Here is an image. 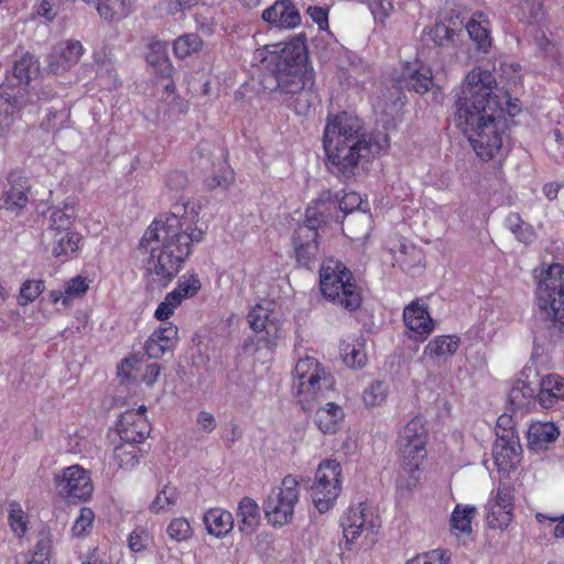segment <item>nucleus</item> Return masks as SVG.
<instances>
[{"instance_id": "1", "label": "nucleus", "mask_w": 564, "mask_h": 564, "mask_svg": "<svg viewBox=\"0 0 564 564\" xmlns=\"http://www.w3.org/2000/svg\"><path fill=\"white\" fill-rule=\"evenodd\" d=\"M455 106L456 126L476 155L501 166L512 148L506 115L517 116L518 100L497 87L491 72L474 67L463 82Z\"/></svg>"}, {"instance_id": "2", "label": "nucleus", "mask_w": 564, "mask_h": 564, "mask_svg": "<svg viewBox=\"0 0 564 564\" xmlns=\"http://www.w3.org/2000/svg\"><path fill=\"white\" fill-rule=\"evenodd\" d=\"M207 229L195 204H184L182 213L158 215L138 243L144 275L153 282L169 284L192 257L194 246L205 240Z\"/></svg>"}, {"instance_id": "3", "label": "nucleus", "mask_w": 564, "mask_h": 564, "mask_svg": "<svg viewBox=\"0 0 564 564\" xmlns=\"http://www.w3.org/2000/svg\"><path fill=\"white\" fill-rule=\"evenodd\" d=\"M388 147L387 134L368 135L361 119L347 111L329 116L324 128L323 148L327 167L345 181L359 175Z\"/></svg>"}, {"instance_id": "4", "label": "nucleus", "mask_w": 564, "mask_h": 564, "mask_svg": "<svg viewBox=\"0 0 564 564\" xmlns=\"http://www.w3.org/2000/svg\"><path fill=\"white\" fill-rule=\"evenodd\" d=\"M269 52L275 55L276 87L281 94L290 95L284 101L297 115L306 116L316 98L313 91L314 69L307 63L304 42L293 40L273 44Z\"/></svg>"}, {"instance_id": "5", "label": "nucleus", "mask_w": 564, "mask_h": 564, "mask_svg": "<svg viewBox=\"0 0 564 564\" xmlns=\"http://www.w3.org/2000/svg\"><path fill=\"white\" fill-rule=\"evenodd\" d=\"M321 292L326 300L348 311L361 304L360 289L351 271L341 262L327 259L319 271Z\"/></svg>"}, {"instance_id": "6", "label": "nucleus", "mask_w": 564, "mask_h": 564, "mask_svg": "<svg viewBox=\"0 0 564 564\" xmlns=\"http://www.w3.org/2000/svg\"><path fill=\"white\" fill-rule=\"evenodd\" d=\"M334 377L314 357L300 358L292 371V390L304 410L334 388Z\"/></svg>"}, {"instance_id": "7", "label": "nucleus", "mask_w": 564, "mask_h": 564, "mask_svg": "<svg viewBox=\"0 0 564 564\" xmlns=\"http://www.w3.org/2000/svg\"><path fill=\"white\" fill-rule=\"evenodd\" d=\"M340 527L348 550H368L377 542L381 519L371 506L360 502L346 510Z\"/></svg>"}, {"instance_id": "8", "label": "nucleus", "mask_w": 564, "mask_h": 564, "mask_svg": "<svg viewBox=\"0 0 564 564\" xmlns=\"http://www.w3.org/2000/svg\"><path fill=\"white\" fill-rule=\"evenodd\" d=\"M539 310L560 329H564V264L549 267L535 292Z\"/></svg>"}, {"instance_id": "9", "label": "nucleus", "mask_w": 564, "mask_h": 564, "mask_svg": "<svg viewBox=\"0 0 564 564\" xmlns=\"http://www.w3.org/2000/svg\"><path fill=\"white\" fill-rule=\"evenodd\" d=\"M300 499V480L293 475L285 476L281 485L271 489L263 502V512L274 528L290 523Z\"/></svg>"}, {"instance_id": "10", "label": "nucleus", "mask_w": 564, "mask_h": 564, "mask_svg": "<svg viewBox=\"0 0 564 564\" xmlns=\"http://www.w3.org/2000/svg\"><path fill=\"white\" fill-rule=\"evenodd\" d=\"M53 485L56 496L67 503L89 501L95 489L90 471L78 464L55 471Z\"/></svg>"}, {"instance_id": "11", "label": "nucleus", "mask_w": 564, "mask_h": 564, "mask_svg": "<svg viewBox=\"0 0 564 564\" xmlns=\"http://www.w3.org/2000/svg\"><path fill=\"white\" fill-rule=\"evenodd\" d=\"M341 490V466L335 459H324L319 463L312 486V499L321 512L330 510Z\"/></svg>"}, {"instance_id": "12", "label": "nucleus", "mask_w": 564, "mask_h": 564, "mask_svg": "<svg viewBox=\"0 0 564 564\" xmlns=\"http://www.w3.org/2000/svg\"><path fill=\"white\" fill-rule=\"evenodd\" d=\"M248 323L268 345L274 344L281 336L283 318L280 307L273 301L263 300L254 305L248 314Z\"/></svg>"}, {"instance_id": "13", "label": "nucleus", "mask_w": 564, "mask_h": 564, "mask_svg": "<svg viewBox=\"0 0 564 564\" xmlns=\"http://www.w3.org/2000/svg\"><path fill=\"white\" fill-rule=\"evenodd\" d=\"M31 102L26 87L0 86V137H7Z\"/></svg>"}, {"instance_id": "14", "label": "nucleus", "mask_w": 564, "mask_h": 564, "mask_svg": "<svg viewBox=\"0 0 564 564\" xmlns=\"http://www.w3.org/2000/svg\"><path fill=\"white\" fill-rule=\"evenodd\" d=\"M90 283L87 276L78 274L66 280L61 289L48 291L43 301L53 305L57 313H67L87 294Z\"/></svg>"}, {"instance_id": "15", "label": "nucleus", "mask_w": 564, "mask_h": 564, "mask_svg": "<svg viewBox=\"0 0 564 564\" xmlns=\"http://www.w3.org/2000/svg\"><path fill=\"white\" fill-rule=\"evenodd\" d=\"M487 523L491 529L505 530L513 519V495L510 488L499 486L486 505Z\"/></svg>"}, {"instance_id": "16", "label": "nucleus", "mask_w": 564, "mask_h": 564, "mask_svg": "<svg viewBox=\"0 0 564 564\" xmlns=\"http://www.w3.org/2000/svg\"><path fill=\"white\" fill-rule=\"evenodd\" d=\"M29 191L30 184L24 172L18 169L10 171L0 196V209L12 213L22 210L29 202Z\"/></svg>"}, {"instance_id": "17", "label": "nucleus", "mask_w": 564, "mask_h": 564, "mask_svg": "<svg viewBox=\"0 0 564 564\" xmlns=\"http://www.w3.org/2000/svg\"><path fill=\"white\" fill-rule=\"evenodd\" d=\"M147 411L145 405H140L137 410H127L120 415L117 431L121 441L139 444L150 435L151 426Z\"/></svg>"}, {"instance_id": "18", "label": "nucleus", "mask_w": 564, "mask_h": 564, "mask_svg": "<svg viewBox=\"0 0 564 564\" xmlns=\"http://www.w3.org/2000/svg\"><path fill=\"white\" fill-rule=\"evenodd\" d=\"M160 373L159 364L144 362L134 355L124 358L118 367V376L123 382L144 384L148 388L156 382Z\"/></svg>"}, {"instance_id": "19", "label": "nucleus", "mask_w": 564, "mask_h": 564, "mask_svg": "<svg viewBox=\"0 0 564 564\" xmlns=\"http://www.w3.org/2000/svg\"><path fill=\"white\" fill-rule=\"evenodd\" d=\"M427 430L422 417H414L400 435L401 455L408 458L425 459L427 456Z\"/></svg>"}, {"instance_id": "20", "label": "nucleus", "mask_w": 564, "mask_h": 564, "mask_svg": "<svg viewBox=\"0 0 564 564\" xmlns=\"http://www.w3.org/2000/svg\"><path fill=\"white\" fill-rule=\"evenodd\" d=\"M403 322L409 338L416 341H424L435 328V323L427 307L419 300L404 307Z\"/></svg>"}, {"instance_id": "21", "label": "nucleus", "mask_w": 564, "mask_h": 564, "mask_svg": "<svg viewBox=\"0 0 564 564\" xmlns=\"http://www.w3.org/2000/svg\"><path fill=\"white\" fill-rule=\"evenodd\" d=\"M293 250L300 265L308 268L319 256L318 231L310 227H297L294 230Z\"/></svg>"}, {"instance_id": "22", "label": "nucleus", "mask_w": 564, "mask_h": 564, "mask_svg": "<svg viewBox=\"0 0 564 564\" xmlns=\"http://www.w3.org/2000/svg\"><path fill=\"white\" fill-rule=\"evenodd\" d=\"M84 54L79 41L68 40L56 44L48 55V68L55 75H62L78 63Z\"/></svg>"}, {"instance_id": "23", "label": "nucleus", "mask_w": 564, "mask_h": 564, "mask_svg": "<svg viewBox=\"0 0 564 564\" xmlns=\"http://www.w3.org/2000/svg\"><path fill=\"white\" fill-rule=\"evenodd\" d=\"M492 457L498 470L509 474L521 462L522 447L516 437H498L494 444Z\"/></svg>"}, {"instance_id": "24", "label": "nucleus", "mask_w": 564, "mask_h": 564, "mask_svg": "<svg viewBox=\"0 0 564 564\" xmlns=\"http://www.w3.org/2000/svg\"><path fill=\"white\" fill-rule=\"evenodd\" d=\"M425 459L408 458L402 456L395 478V495L398 499L410 497L419 486L422 476V466Z\"/></svg>"}, {"instance_id": "25", "label": "nucleus", "mask_w": 564, "mask_h": 564, "mask_svg": "<svg viewBox=\"0 0 564 564\" xmlns=\"http://www.w3.org/2000/svg\"><path fill=\"white\" fill-rule=\"evenodd\" d=\"M395 83L401 89L425 94L433 84V76L430 67L419 63H406Z\"/></svg>"}, {"instance_id": "26", "label": "nucleus", "mask_w": 564, "mask_h": 564, "mask_svg": "<svg viewBox=\"0 0 564 564\" xmlns=\"http://www.w3.org/2000/svg\"><path fill=\"white\" fill-rule=\"evenodd\" d=\"M478 514V509L474 505L457 503L453 509L448 529L453 536L462 543H466L471 539L473 522Z\"/></svg>"}, {"instance_id": "27", "label": "nucleus", "mask_w": 564, "mask_h": 564, "mask_svg": "<svg viewBox=\"0 0 564 564\" xmlns=\"http://www.w3.org/2000/svg\"><path fill=\"white\" fill-rule=\"evenodd\" d=\"M178 339V328L173 323L160 325L147 339L144 350L150 358H161L172 350Z\"/></svg>"}, {"instance_id": "28", "label": "nucleus", "mask_w": 564, "mask_h": 564, "mask_svg": "<svg viewBox=\"0 0 564 564\" xmlns=\"http://www.w3.org/2000/svg\"><path fill=\"white\" fill-rule=\"evenodd\" d=\"M262 18L265 22L283 29H294L301 23V15L290 0H278L267 8Z\"/></svg>"}, {"instance_id": "29", "label": "nucleus", "mask_w": 564, "mask_h": 564, "mask_svg": "<svg viewBox=\"0 0 564 564\" xmlns=\"http://www.w3.org/2000/svg\"><path fill=\"white\" fill-rule=\"evenodd\" d=\"M465 29L477 50L481 53H488L492 45L491 25L488 17L482 12H475L466 22Z\"/></svg>"}, {"instance_id": "30", "label": "nucleus", "mask_w": 564, "mask_h": 564, "mask_svg": "<svg viewBox=\"0 0 564 564\" xmlns=\"http://www.w3.org/2000/svg\"><path fill=\"white\" fill-rule=\"evenodd\" d=\"M343 362L351 369H361L367 365L366 340L360 336H348L339 346Z\"/></svg>"}, {"instance_id": "31", "label": "nucleus", "mask_w": 564, "mask_h": 564, "mask_svg": "<svg viewBox=\"0 0 564 564\" xmlns=\"http://www.w3.org/2000/svg\"><path fill=\"white\" fill-rule=\"evenodd\" d=\"M536 400L544 409H551L560 400H564V378L557 373H549L540 381Z\"/></svg>"}, {"instance_id": "32", "label": "nucleus", "mask_w": 564, "mask_h": 564, "mask_svg": "<svg viewBox=\"0 0 564 564\" xmlns=\"http://www.w3.org/2000/svg\"><path fill=\"white\" fill-rule=\"evenodd\" d=\"M460 339L453 335L434 337L424 348L423 356L434 364L446 361L458 349Z\"/></svg>"}, {"instance_id": "33", "label": "nucleus", "mask_w": 564, "mask_h": 564, "mask_svg": "<svg viewBox=\"0 0 564 564\" xmlns=\"http://www.w3.org/2000/svg\"><path fill=\"white\" fill-rule=\"evenodd\" d=\"M52 254L61 261L73 258L80 249L83 236L80 232H57L50 235Z\"/></svg>"}, {"instance_id": "34", "label": "nucleus", "mask_w": 564, "mask_h": 564, "mask_svg": "<svg viewBox=\"0 0 564 564\" xmlns=\"http://www.w3.org/2000/svg\"><path fill=\"white\" fill-rule=\"evenodd\" d=\"M332 209H336V205L330 199V193L326 192L306 208L305 220L297 227H310L317 230L330 217Z\"/></svg>"}, {"instance_id": "35", "label": "nucleus", "mask_w": 564, "mask_h": 564, "mask_svg": "<svg viewBox=\"0 0 564 564\" xmlns=\"http://www.w3.org/2000/svg\"><path fill=\"white\" fill-rule=\"evenodd\" d=\"M344 417L345 412L339 404L327 402L316 410L314 422L324 434H334L339 430Z\"/></svg>"}, {"instance_id": "36", "label": "nucleus", "mask_w": 564, "mask_h": 564, "mask_svg": "<svg viewBox=\"0 0 564 564\" xmlns=\"http://www.w3.org/2000/svg\"><path fill=\"white\" fill-rule=\"evenodd\" d=\"M40 64L39 61L29 52L21 51L17 52V59L13 63V76L18 80V85L14 87H26L30 91L31 80L39 74Z\"/></svg>"}, {"instance_id": "37", "label": "nucleus", "mask_w": 564, "mask_h": 564, "mask_svg": "<svg viewBox=\"0 0 564 564\" xmlns=\"http://www.w3.org/2000/svg\"><path fill=\"white\" fill-rule=\"evenodd\" d=\"M208 534L215 538H224L234 529L232 514L223 508L208 509L203 518Z\"/></svg>"}, {"instance_id": "38", "label": "nucleus", "mask_w": 564, "mask_h": 564, "mask_svg": "<svg viewBox=\"0 0 564 564\" xmlns=\"http://www.w3.org/2000/svg\"><path fill=\"white\" fill-rule=\"evenodd\" d=\"M560 431L552 422H533L528 430V445L533 451H542L557 440Z\"/></svg>"}, {"instance_id": "39", "label": "nucleus", "mask_w": 564, "mask_h": 564, "mask_svg": "<svg viewBox=\"0 0 564 564\" xmlns=\"http://www.w3.org/2000/svg\"><path fill=\"white\" fill-rule=\"evenodd\" d=\"M138 453L137 444L122 441L119 445L115 446L107 457L109 468L112 470L132 469L139 463Z\"/></svg>"}, {"instance_id": "40", "label": "nucleus", "mask_w": 564, "mask_h": 564, "mask_svg": "<svg viewBox=\"0 0 564 564\" xmlns=\"http://www.w3.org/2000/svg\"><path fill=\"white\" fill-rule=\"evenodd\" d=\"M238 528L243 534H251L260 523V508L256 500L250 497H243L238 505L237 510Z\"/></svg>"}, {"instance_id": "41", "label": "nucleus", "mask_w": 564, "mask_h": 564, "mask_svg": "<svg viewBox=\"0 0 564 564\" xmlns=\"http://www.w3.org/2000/svg\"><path fill=\"white\" fill-rule=\"evenodd\" d=\"M77 213L73 205L65 204L63 208H55L50 215L48 235L62 232H77L75 220Z\"/></svg>"}, {"instance_id": "42", "label": "nucleus", "mask_w": 564, "mask_h": 564, "mask_svg": "<svg viewBox=\"0 0 564 564\" xmlns=\"http://www.w3.org/2000/svg\"><path fill=\"white\" fill-rule=\"evenodd\" d=\"M147 61L161 76H171L173 66L167 57V44L165 42L153 40L149 45Z\"/></svg>"}, {"instance_id": "43", "label": "nucleus", "mask_w": 564, "mask_h": 564, "mask_svg": "<svg viewBox=\"0 0 564 564\" xmlns=\"http://www.w3.org/2000/svg\"><path fill=\"white\" fill-rule=\"evenodd\" d=\"M180 500V491L170 484L159 490L149 505V510L153 514H165L172 512Z\"/></svg>"}, {"instance_id": "44", "label": "nucleus", "mask_w": 564, "mask_h": 564, "mask_svg": "<svg viewBox=\"0 0 564 564\" xmlns=\"http://www.w3.org/2000/svg\"><path fill=\"white\" fill-rule=\"evenodd\" d=\"M200 289L202 282L198 274L189 270L178 278L171 293L175 295L176 300L183 303V301L196 296Z\"/></svg>"}, {"instance_id": "45", "label": "nucleus", "mask_w": 564, "mask_h": 564, "mask_svg": "<svg viewBox=\"0 0 564 564\" xmlns=\"http://www.w3.org/2000/svg\"><path fill=\"white\" fill-rule=\"evenodd\" d=\"M508 399L517 411L529 409L535 401V390L524 381H518L509 391Z\"/></svg>"}, {"instance_id": "46", "label": "nucleus", "mask_w": 564, "mask_h": 564, "mask_svg": "<svg viewBox=\"0 0 564 564\" xmlns=\"http://www.w3.org/2000/svg\"><path fill=\"white\" fill-rule=\"evenodd\" d=\"M458 33L451 29L447 24L438 22L432 28L424 29L422 32V41L424 43L432 42L435 46H445L449 43H455Z\"/></svg>"}, {"instance_id": "47", "label": "nucleus", "mask_w": 564, "mask_h": 564, "mask_svg": "<svg viewBox=\"0 0 564 564\" xmlns=\"http://www.w3.org/2000/svg\"><path fill=\"white\" fill-rule=\"evenodd\" d=\"M511 13L522 23L533 24L542 17V3L540 0H518L512 7Z\"/></svg>"}, {"instance_id": "48", "label": "nucleus", "mask_w": 564, "mask_h": 564, "mask_svg": "<svg viewBox=\"0 0 564 564\" xmlns=\"http://www.w3.org/2000/svg\"><path fill=\"white\" fill-rule=\"evenodd\" d=\"M8 522L13 534L18 538H23L29 531V514L17 501H11L9 503Z\"/></svg>"}, {"instance_id": "49", "label": "nucleus", "mask_w": 564, "mask_h": 564, "mask_svg": "<svg viewBox=\"0 0 564 564\" xmlns=\"http://www.w3.org/2000/svg\"><path fill=\"white\" fill-rule=\"evenodd\" d=\"M214 172L212 176H206L204 178V185L207 189H215L217 187L220 188H228L234 180V171L229 165H227L225 162H219L217 166L213 164Z\"/></svg>"}, {"instance_id": "50", "label": "nucleus", "mask_w": 564, "mask_h": 564, "mask_svg": "<svg viewBox=\"0 0 564 564\" xmlns=\"http://www.w3.org/2000/svg\"><path fill=\"white\" fill-rule=\"evenodd\" d=\"M203 46V41L199 35L195 33H186L173 42V52L177 58H186L194 53H197Z\"/></svg>"}, {"instance_id": "51", "label": "nucleus", "mask_w": 564, "mask_h": 564, "mask_svg": "<svg viewBox=\"0 0 564 564\" xmlns=\"http://www.w3.org/2000/svg\"><path fill=\"white\" fill-rule=\"evenodd\" d=\"M167 536L175 542H185L192 539L194 529L185 517L173 518L166 527Z\"/></svg>"}, {"instance_id": "52", "label": "nucleus", "mask_w": 564, "mask_h": 564, "mask_svg": "<svg viewBox=\"0 0 564 564\" xmlns=\"http://www.w3.org/2000/svg\"><path fill=\"white\" fill-rule=\"evenodd\" d=\"M94 521L95 512L93 509L89 507H82L70 528L72 535L74 538L87 536L91 532Z\"/></svg>"}, {"instance_id": "53", "label": "nucleus", "mask_w": 564, "mask_h": 564, "mask_svg": "<svg viewBox=\"0 0 564 564\" xmlns=\"http://www.w3.org/2000/svg\"><path fill=\"white\" fill-rule=\"evenodd\" d=\"M388 394V387L382 381L370 383L362 393V400L366 406L375 408L381 405Z\"/></svg>"}, {"instance_id": "54", "label": "nucleus", "mask_w": 564, "mask_h": 564, "mask_svg": "<svg viewBox=\"0 0 564 564\" xmlns=\"http://www.w3.org/2000/svg\"><path fill=\"white\" fill-rule=\"evenodd\" d=\"M44 289L43 280H26L20 288L19 304L28 305L34 302L44 292Z\"/></svg>"}, {"instance_id": "55", "label": "nucleus", "mask_w": 564, "mask_h": 564, "mask_svg": "<svg viewBox=\"0 0 564 564\" xmlns=\"http://www.w3.org/2000/svg\"><path fill=\"white\" fill-rule=\"evenodd\" d=\"M127 542L131 552L139 553L150 546L152 543V536L148 530L143 528H137L128 535Z\"/></svg>"}, {"instance_id": "56", "label": "nucleus", "mask_w": 564, "mask_h": 564, "mask_svg": "<svg viewBox=\"0 0 564 564\" xmlns=\"http://www.w3.org/2000/svg\"><path fill=\"white\" fill-rule=\"evenodd\" d=\"M181 305L182 303L176 300L175 295L169 292L159 303L153 316L160 322H166Z\"/></svg>"}, {"instance_id": "57", "label": "nucleus", "mask_w": 564, "mask_h": 564, "mask_svg": "<svg viewBox=\"0 0 564 564\" xmlns=\"http://www.w3.org/2000/svg\"><path fill=\"white\" fill-rule=\"evenodd\" d=\"M97 63V76L100 78V85H104L107 88H112L117 86V74L115 69V65L109 59L99 61L95 57Z\"/></svg>"}, {"instance_id": "58", "label": "nucleus", "mask_w": 564, "mask_h": 564, "mask_svg": "<svg viewBox=\"0 0 564 564\" xmlns=\"http://www.w3.org/2000/svg\"><path fill=\"white\" fill-rule=\"evenodd\" d=\"M405 564H449V555L445 550L436 549L419 554Z\"/></svg>"}, {"instance_id": "59", "label": "nucleus", "mask_w": 564, "mask_h": 564, "mask_svg": "<svg viewBox=\"0 0 564 564\" xmlns=\"http://www.w3.org/2000/svg\"><path fill=\"white\" fill-rule=\"evenodd\" d=\"M52 541L50 538L41 539L34 546L29 564H50Z\"/></svg>"}, {"instance_id": "60", "label": "nucleus", "mask_w": 564, "mask_h": 564, "mask_svg": "<svg viewBox=\"0 0 564 564\" xmlns=\"http://www.w3.org/2000/svg\"><path fill=\"white\" fill-rule=\"evenodd\" d=\"M361 197L356 192H347L344 193L341 198H336L335 205L336 209L338 208L340 212L348 214L359 208L361 205Z\"/></svg>"}, {"instance_id": "61", "label": "nucleus", "mask_w": 564, "mask_h": 564, "mask_svg": "<svg viewBox=\"0 0 564 564\" xmlns=\"http://www.w3.org/2000/svg\"><path fill=\"white\" fill-rule=\"evenodd\" d=\"M188 180L184 172L172 171L165 176V187L171 193H177L187 186Z\"/></svg>"}, {"instance_id": "62", "label": "nucleus", "mask_w": 564, "mask_h": 564, "mask_svg": "<svg viewBox=\"0 0 564 564\" xmlns=\"http://www.w3.org/2000/svg\"><path fill=\"white\" fill-rule=\"evenodd\" d=\"M62 0H43L39 4L36 13L47 21H52L57 15Z\"/></svg>"}, {"instance_id": "63", "label": "nucleus", "mask_w": 564, "mask_h": 564, "mask_svg": "<svg viewBox=\"0 0 564 564\" xmlns=\"http://www.w3.org/2000/svg\"><path fill=\"white\" fill-rule=\"evenodd\" d=\"M311 19L318 25L319 30H328V9L323 7L310 6L306 10Z\"/></svg>"}, {"instance_id": "64", "label": "nucleus", "mask_w": 564, "mask_h": 564, "mask_svg": "<svg viewBox=\"0 0 564 564\" xmlns=\"http://www.w3.org/2000/svg\"><path fill=\"white\" fill-rule=\"evenodd\" d=\"M535 519L539 523H547L553 524L556 523L554 527V536L555 538H564V516L562 517H550L542 512L535 513Z\"/></svg>"}]
</instances>
